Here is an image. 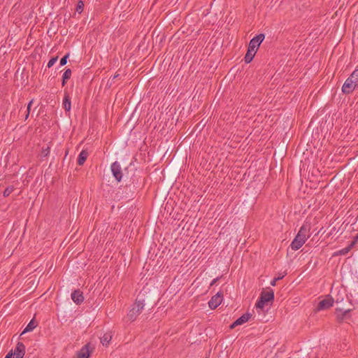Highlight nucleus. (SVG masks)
Here are the masks:
<instances>
[{
    "instance_id": "1",
    "label": "nucleus",
    "mask_w": 358,
    "mask_h": 358,
    "mask_svg": "<svg viewBox=\"0 0 358 358\" xmlns=\"http://www.w3.org/2000/svg\"><path fill=\"white\" fill-rule=\"evenodd\" d=\"M310 229V224L308 223H304L301 227L297 235L291 243L290 247L292 250H297L302 247L309 237L307 234L309 232Z\"/></svg>"
},
{
    "instance_id": "2",
    "label": "nucleus",
    "mask_w": 358,
    "mask_h": 358,
    "mask_svg": "<svg viewBox=\"0 0 358 358\" xmlns=\"http://www.w3.org/2000/svg\"><path fill=\"white\" fill-rule=\"evenodd\" d=\"M269 290L264 291L263 290L260 296L255 304V307L259 309H263L264 306L268 304V303H271V305L273 303L274 301V292L273 289L268 288Z\"/></svg>"
},
{
    "instance_id": "3",
    "label": "nucleus",
    "mask_w": 358,
    "mask_h": 358,
    "mask_svg": "<svg viewBox=\"0 0 358 358\" xmlns=\"http://www.w3.org/2000/svg\"><path fill=\"white\" fill-rule=\"evenodd\" d=\"M145 306V301L143 299H136L129 310L127 316L131 321H134L138 315L142 312Z\"/></svg>"
},
{
    "instance_id": "4",
    "label": "nucleus",
    "mask_w": 358,
    "mask_h": 358,
    "mask_svg": "<svg viewBox=\"0 0 358 358\" xmlns=\"http://www.w3.org/2000/svg\"><path fill=\"white\" fill-rule=\"evenodd\" d=\"M94 348L90 343L84 345L80 350L76 352V358H90Z\"/></svg>"
},
{
    "instance_id": "5",
    "label": "nucleus",
    "mask_w": 358,
    "mask_h": 358,
    "mask_svg": "<svg viewBox=\"0 0 358 358\" xmlns=\"http://www.w3.org/2000/svg\"><path fill=\"white\" fill-rule=\"evenodd\" d=\"M265 38V35L264 34H259L252 38L248 45V48L251 50H254L255 52H257L260 44L262 43L264 39Z\"/></svg>"
},
{
    "instance_id": "6",
    "label": "nucleus",
    "mask_w": 358,
    "mask_h": 358,
    "mask_svg": "<svg viewBox=\"0 0 358 358\" xmlns=\"http://www.w3.org/2000/svg\"><path fill=\"white\" fill-rule=\"evenodd\" d=\"M351 309L343 310L340 308H336L335 309L336 322L341 324L344 321V320L350 318L351 316L350 315V313L351 312Z\"/></svg>"
},
{
    "instance_id": "7",
    "label": "nucleus",
    "mask_w": 358,
    "mask_h": 358,
    "mask_svg": "<svg viewBox=\"0 0 358 358\" xmlns=\"http://www.w3.org/2000/svg\"><path fill=\"white\" fill-rule=\"evenodd\" d=\"M334 300V299L328 295L324 299L320 301L317 307V310H327L333 306Z\"/></svg>"
},
{
    "instance_id": "8",
    "label": "nucleus",
    "mask_w": 358,
    "mask_h": 358,
    "mask_svg": "<svg viewBox=\"0 0 358 358\" xmlns=\"http://www.w3.org/2000/svg\"><path fill=\"white\" fill-rule=\"evenodd\" d=\"M110 169H111L113 176H114L115 180L117 182H120L122 178L123 174H122V168H121L120 163L117 162H113L111 164Z\"/></svg>"
},
{
    "instance_id": "9",
    "label": "nucleus",
    "mask_w": 358,
    "mask_h": 358,
    "mask_svg": "<svg viewBox=\"0 0 358 358\" xmlns=\"http://www.w3.org/2000/svg\"><path fill=\"white\" fill-rule=\"evenodd\" d=\"M356 87H357V85L348 78L342 87V92L345 94H350L355 90Z\"/></svg>"
},
{
    "instance_id": "10",
    "label": "nucleus",
    "mask_w": 358,
    "mask_h": 358,
    "mask_svg": "<svg viewBox=\"0 0 358 358\" xmlns=\"http://www.w3.org/2000/svg\"><path fill=\"white\" fill-rule=\"evenodd\" d=\"M222 294L220 292H217L208 301V306L211 310H214L222 303Z\"/></svg>"
},
{
    "instance_id": "11",
    "label": "nucleus",
    "mask_w": 358,
    "mask_h": 358,
    "mask_svg": "<svg viewBox=\"0 0 358 358\" xmlns=\"http://www.w3.org/2000/svg\"><path fill=\"white\" fill-rule=\"evenodd\" d=\"M25 355V345L22 342H17L14 352H13V358H23Z\"/></svg>"
},
{
    "instance_id": "12",
    "label": "nucleus",
    "mask_w": 358,
    "mask_h": 358,
    "mask_svg": "<svg viewBox=\"0 0 358 358\" xmlns=\"http://www.w3.org/2000/svg\"><path fill=\"white\" fill-rule=\"evenodd\" d=\"M71 299L77 305H80L84 301L83 293L80 289H76L71 293Z\"/></svg>"
},
{
    "instance_id": "13",
    "label": "nucleus",
    "mask_w": 358,
    "mask_h": 358,
    "mask_svg": "<svg viewBox=\"0 0 358 358\" xmlns=\"http://www.w3.org/2000/svg\"><path fill=\"white\" fill-rule=\"evenodd\" d=\"M89 156V152H87V150H83L78 157V159H77V164L79 165V166H83L85 161L87 160V157Z\"/></svg>"
},
{
    "instance_id": "14",
    "label": "nucleus",
    "mask_w": 358,
    "mask_h": 358,
    "mask_svg": "<svg viewBox=\"0 0 358 358\" xmlns=\"http://www.w3.org/2000/svg\"><path fill=\"white\" fill-rule=\"evenodd\" d=\"M37 326L38 322L36 321L34 318H33L32 320H31V321L29 322L27 327L24 329L20 335V337L25 333L33 331Z\"/></svg>"
},
{
    "instance_id": "15",
    "label": "nucleus",
    "mask_w": 358,
    "mask_h": 358,
    "mask_svg": "<svg viewBox=\"0 0 358 358\" xmlns=\"http://www.w3.org/2000/svg\"><path fill=\"white\" fill-rule=\"evenodd\" d=\"M252 317V315L249 313H246L243 315H242L240 317H238L237 320H236V324L241 325L244 323L247 322L250 317Z\"/></svg>"
},
{
    "instance_id": "16",
    "label": "nucleus",
    "mask_w": 358,
    "mask_h": 358,
    "mask_svg": "<svg viewBox=\"0 0 358 358\" xmlns=\"http://www.w3.org/2000/svg\"><path fill=\"white\" fill-rule=\"evenodd\" d=\"M71 74H72V71L70 69H67L65 70V71L64 72V73L62 75V87L65 86L67 81L71 78Z\"/></svg>"
},
{
    "instance_id": "17",
    "label": "nucleus",
    "mask_w": 358,
    "mask_h": 358,
    "mask_svg": "<svg viewBox=\"0 0 358 358\" xmlns=\"http://www.w3.org/2000/svg\"><path fill=\"white\" fill-rule=\"evenodd\" d=\"M64 108L66 111H69L71 110V99L69 95L67 93H65L63 100Z\"/></svg>"
},
{
    "instance_id": "18",
    "label": "nucleus",
    "mask_w": 358,
    "mask_h": 358,
    "mask_svg": "<svg viewBox=\"0 0 358 358\" xmlns=\"http://www.w3.org/2000/svg\"><path fill=\"white\" fill-rule=\"evenodd\" d=\"M255 54L256 52H255L254 50H251L250 48H248V51L244 57L245 62L246 64L250 63L252 61Z\"/></svg>"
},
{
    "instance_id": "19",
    "label": "nucleus",
    "mask_w": 358,
    "mask_h": 358,
    "mask_svg": "<svg viewBox=\"0 0 358 358\" xmlns=\"http://www.w3.org/2000/svg\"><path fill=\"white\" fill-rule=\"evenodd\" d=\"M101 343L103 345H108L112 339V336L110 333H106L101 337Z\"/></svg>"
},
{
    "instance_id": "20",
    "label": "nucleus",
    "mask_w": 358,
    "mask_h": 358,
    "mask_svg": "<svg viewBox=\"0 0 358 358\" xmlns=\"http://www.w3.org/2000/svg\"><path fill=\"white\" fill-rule=\"evenodd\" d=\"M353 248L351 247V245L349 244L348 246H347L346 248H344L340 250H338V252H336V255H347Z\"/></svg>"
},
{
    "instance_id": "21",
    "label": "nucleus",
    "mask_w": 358,
    "mask_h": 358,
    "mask_svg": "<svg viewBox=\"0 0 358 358\" xmlns=\"http://www.w3.org/2000/svg\"><path fill=\"white\" fill-rule=\"evenodd\" d=\"M349 78L352 80L355 85L358 86V69H356L350 76Z\"/></svg>"
},
{
    "instance_id": "22",
    "label": "nucleus",
    "mask_w": 358,
    "mask_h": 358,
    "mask_svg": "<svg viewBox=\"0 0 358 358\" xmlns=\"http://www.w3.org/2000/svg\"><path fill=\"white\" fill-rule=\"evenodd\" d=\"M14 190V186L10 185L7 187L3 191V195L4 197L8 196Z\"/></svg>"
},
{
    "instance_id": "23",
    "label": "nucleus",
    "mask_w": 358,
    "mask_h": 358,
    "mask_svg": "<svg viewBox=\"0 0 358 358\" xmlns=\"http://www.w3.org/2000/svg\"><path fill=\"white\" fill-rule=\"evenodd\" d=\"M84 2L82 0H79L76 6V11L78 13H81L83 11Z\"/></svg>"
},
{
    "instance_id": "24",
    "label": "nucleus",
    "mask_w": 358,
    "mask_h": 358,
    "mask_svg": "<svg viewBox=\"0 0 358 358\" xmlns=\"http://www.w3.org/2000/svg\"><path fill=\"white\" fill-rule=\"evenodd\" d=\"M50 151V147L47 146L46 148H43L41 150V157H46L48 156Z\"/></svg>"
},
{
    "instance_id": "25",
    "label": "nucleus",
    "mask_w": 358,
    "mask_h": 358,
    "mask_svg": "<svg viewBox=\"0 0 358 358\" xmlns=\"http://www.w3.org/2000/svg\"><path fill=\"white\" fill-rule=\"evenodd\" d=\"M69 55L70 54L68 52L66 53L64 57H62L60 59V65L61 66H64L67 63V59H69Z\"/></svg>"
},
{
    "instance_id": "26",
    "label": "nucleus",
    "mask_w": 358,
    "mask_h": 358,
    "mask_svg": "<svg viewBox=\"0 0 358 358\" xmlns=\"http://www.w3.org/2000/svg\"><path fill=\"white\" fill-rule=\"evenodd\" d=\"M33 102H34V100L31 99L29 102V103H28V106H27V111H26L27 113H26V115H25V120H27L29 117V116L30 110H31V105H32Z\"/></svg>"
},
{
    "instance_id": "27",
    "label": "nucleus",
    "mask_w": 358,
    "mask_h": 358,
    "mask_svg": "<svg viewBox=\"0 0 358 358\" xmlns=\"http://www.w3.org/2000/svg\"><path fill=\"white\" fill-rule=\"evenodd\" d=\"M57 59H58V57H57V56L54 57H52V58L49 60V62H48V63L47 66H48V68L52 67V66L55 64V62L57 61Z\"/></svg>"
},
{
    "instance_id": "28",
    "label": "nucleus",
    "mask_w": 358,
    "mask_h": 358,
    "mask_svg": "<svg viewBox=\"0 0 358 358\" xmlns=\"http://www.w3.org/2000/svg\"><path fill=\"white\" fill-rule=\"evenodd\" d=\"M358 242V233L356 234V236L353 238V240L350 243L351 247H354Z\"/></svg>"
},
{
    "instance_id": "29",
    "label": "nucleus",
    "mask_w": 358,
    "mask_h": 358,
    "mask_svg": "<svg viewBox=\"0 0 358 358\" xmlns=\"http://www.w3.org/2000/svg\"><path fill=\"white\" fill-rule=\"evenodd\" d=\"M220 278L221 277H217V278H215L214 280H213V281L211 282L210 285V286L214 285L220 280Z\"/></svg>"
},
{
    "instance_id": "30",
    "label": "nucleus",
    "mask_w": 358,
    "mask_h": 358,
    "mask_svg": "<svg viewBox=\"0 0 358 358\" xmlns=\"http://www.w3.org/2000/svg\"><path fill=\"white\" fill-rule=\"evenodd\" d=\"M13 357V350H10L4 358H12Z\"/></svg>"
},
{
    "instance_id": "31",
    "label": "nucleus",
    "mask_w": 358,
    "mask_h": 358,
    "mask_svg": "<svg viewBox=\"0 0 358 358\" xmlns=\"http://www.w3.org/2000/svg\"><path fill=\"white\" fill-rule=\"evenodd\" d=\"M238 326V324H236V320L229 326L230 329H234L236 327Z\"/></svg>"
},
{
    "instance_id": "32",
    "label": "nucleus",
    "mask_w": 358,
    "mask_h": 358,
    "mask_svg": "<svg viewBox=\"0 0 358 358\" xmlns=\"http://www.w3.org/2000/svg\"><path fill=\"white\" fill-rule=\"evenodd\" d=\"M277 279H275V278L273 279V280L271 282V285L272 286H275L276 285V282H277Z\"/></svg>"
},
{
    "instance_id": "33",
    "label": "nucleus",
    "mask_w": 358,
    "mask_h": 358,
    "mask_svg": "<svg viewBox=\"0 0 358 358\" xmlns=\"http://www.w3.org/2000/svg\"><path fill=\"white\" fill-rule=\"evenodd\" d=\"M285 275V274L282 275H279L278 277L275 278L277 279V280H280L282 279Z\"/></svg>"
},
{
    "instance_id": "34",
    "label": "nucleus",
    "mask_w": 358,
    "mask_h": 358,
    "mask_svg": "<svg viewBox=\"0 0 358 358\" xmlns=\"http://www.w3.org/2000/svg\"><path fill=\"white\" fill-rule=\"evenodd\" d=\"M118 76H119V74H118V73L115 74V75L113 76V80H114V79L117 78Z\"/></svg>"
},
{
    "instance_id": "35",
    "label": "nucleus",
    "mask_w": 358,
    "mask_h": 358,
    "mask_svg": "<svg viewBox=\"0 0 358 358\" xmlns=\"http://www.w3.org/2000/svg\"><path fill=\"white\" fill-rule=\"evenodd\" d=\"M68 153H69V150H66V155H65V157L68 155Z\"/></svg>"
},
{
    "instance_id": "36",
    "label": "nucleus",
    "mask_w": 358,
    "mask_h": 358,
    "mask_svg": "<svg viewBox=\"0 0 358 358\" xmlns=\"http://www.w3.org/2000/svg\"><path fill=\"white\" fill-rule=\"evenodd\" d=\"M206 358H208V357H206Z\"/></svg>"
}]
</instances>
